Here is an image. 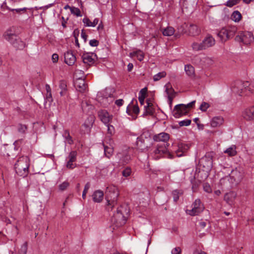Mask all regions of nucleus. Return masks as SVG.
Listing matches in <instances>:
<instances>
[{"label":"nucleus","instance_id":"nucleus-1","mask_svg":"<svg viewBox=\"0 0 254 254\" xmlns=\"http://www.w3.org/2000/svg\"><path fill=\"white\" fill-rule=\"evenodd\" d=\"M14 166L16 173L20 176L25 177L29 173L30 159L27 156H21L17 159Z\"/></svg>","mask_w":254,"mask_h":254},{"label":"nucleus","instance_id":"nucleus-2","mask_svg":"<svg viewBox=\"0 0 254 254\" xmlns=\"http://www.w3.org/2000/svg\"><path fill=\"white\" fill-rule=\"evenodd\" d=\"M3 37L17 49H22L25 47L24 42L19 38L11 29L7 30L4 33Z\"/></svg>","mask_w":254,"mask_h":254},{"label":"nucleus","instance_id":"nucleus-3","mask_svg":"<svg viewBox=\"0 0 254 254\" xmlns=\"http://www.w3.org/2000/svg\"><path fill=\"white\" fill-rule=\"evenodd\" d=\"M109 193L106 197L107 201V209L108 210H112L114 206L117 204V198L119 195L118 189L116 186H111L107 188Z\"/></svg>","mask_w":254,"mask_h":254},{"label":"nucleus","instance_id":"nucleus-4","mask_svg":"<svg viewBox=\"0 0 254 254\" xmlns=\"http://www.w3.org/2000/svg\"><path fill=\"white\" fill-rule=\"evenodd\" d=\"M249 85V81H237L232 86V90L240 96L248 95L247 87Z\"/></svg>","mask_w":254,"mask_h":254},{"label":"nucleus","instance_id":"nucleus-5","mask_svg":"<svg viewBox=\"0 0 254 254\" xmlns=\"http://www.w3.org/2000/svg\"><path fill=\"white\" fill-rule=\"evenodd\" d=\"M200 168L204 172L208 173L212 167V156L209 153H206L203 157H202L199 162ZM207 176L208 174H207Z\"/></svg>","mask_w":254,"mask_h":254},{"label":"nucleus","instance_id":"nucleus-6","mask_svg":"<svg viewBox=\"0 0 254 254\" xmlns=\"http://www.w3.org/2000/svg\"><path fill=\"white\" fill-rule=\"evenodd\" d=\"M168 143H159L156 148L150 154L151 156L155 160L160 158L167 151Z\"/></svg>","mask_w":254,"mask_h":254},{"label":"nucleus","instance_id":"nucleus-7","mask_svg":"<svg viewBox=\"0 0 254 254\" xmlns=\"http://www.w3.org/2000/svg\"><path fill=\"white\" fill-rule=\"evenodd\" d=\"M191 209L187 210V213L191 216H195L199 214L203 211L204 209L203 204L199 199H196L191 205Z\"/></svg>","mask_w":254,"mask_h":254},{"label":"nucleus","instance_id":"nucleus-8","mask_svg":"<svg viewBox=\"0 0 254 254\" xmlns=\"http://www.w3.org/2000/svg\"><path fill=\"white\" fill-rule=\"evenodd\" d=\"M235 40L238 42H243L245 45H248L254 41V37L251 32L246 31L242 32L237 35Z\"/></svg>","mask_w":254,"mask_h":254},{"label":"nucleus","instance_id":"nucleus-9","mask_svg":"<svg viewBox=\"0 0 254 254\" xmlns=\"http://www.w3.org/2000/svg\"><path fill=\"white\" fill-rule=\"evenodd\" d=\"M229 176L231 183L235 185L238 184L241 182L244 177V173L242 170L236 168L231 171Z\"/></svg>","mask_w":254,"mask_h":254},{"label":"nucleus","instance_id":"nucleus-10","mask_svg":"<svg viewBox=\"0 0 254 254\" xmlns=\"http://www.w3.org/2000/svg\"><path fill=\"white\" fill-rule=\"evenodd\" d=\"M95 117L93 115H90L87 119L84 121L81 128V132L82 133H89L95 121Z\"/></svg>","mask_w":254,"mask_h":254},{"label":"nucleus","instance_id":"nucleus-11","mask_svg":"<svg viewBox=\"0 0 254 254\" xmlns=\"http://www.w3.org/2000/svg\"><path fill=\"white\" fill-rule=\"evenodd\" d=\"M189 110L187 109L185 104H181L175 106L173 111V115L176 118H179L188 114Z\"/></svg>","mask_w":254,"mask_h":254},{"label":"nucleus","instance_id":"nucleus-12","mask_svg":"<svg viewBox=\"0 0 254 254\" xmlns=\"http://www.w3.org/2000/svg\"><path fill=\"white\" fill-rule=\"evenodd\" d=\"M77 152L75 151H71L68 157V161L66 163V167L67 168L69 169H73L76 166V164L73 163L76 160Z\"/></svg>","mask_w":254,"mask_h":254},{"label":"nucleus","instance_id":"nucleus-13","mask_svg":"<svg viewBox=\"0 0 254 254\" xmlns=\"http://www.w3.org/2000/svg\"><path fill=\"white\" fill-rule=\"evenodd\" d=\"M98 116L101 121L105 125L109 124L113 119V116L110 115L109 113L106 110H101L99 111Z\"/></svg>","mask_w":254,"mask_h":254},{"label":"nucleus","instance_id":"nucleus-14","mask_svg":"<svg viewBox=\"0 0 254 254\" xmlns=\"http://www.w3.org/2000/svg\"><path fill=\"white\" fill-rule=\"evenodd\" d=\"M74 86L76 90L80 92H84L86 90L87 85L85 81L81 77H79L74 82Z\"/></svg>","mask_w":254,"mask_h":254},{"label":"nucleus","instance_id":"nucleus-15","mask_svg":"<svg viewBox=\"0 0 254 254\" xmlns=\"http://www.w3.org/2000/svg\"><path fill=\"white\" fill-rule=\"evenodd\" d=\"M113 221H114L117 226H121L125 224L126 218L123 215L120 210H118L117 213L114 216Z\"/></svg>","mask_w":254,"mask_h":254},{"label":"nucleus","instance_id":"nucleus-16","mask_svg":"<svg viewBox=\"0 0 254 254\" xmlns=\"http://www.w3.org/2000/svg\"><path fill=\"white\" fill-rule=\"evenodd\" d=\"M204 50L213 47L215 44L214 38L211 35L206 36L202 41Z\"/></svg>","mask_w":254,"mask_h":254},{"label":"nucleus","instance_id":"nucleus-17","mask_svg":"<svg viewBox=\"0 0 254 254\" xmlns=\"http://www.w3.org/2000/svg\"><path fill=\"white\" fill-rule=\"evenodd\" d=\"M76 60L75 55L71 51H67L64 54V62L68 65H72L75 63Z\"/></svg>","mask_w":254,"mask_h":254},{"label":"nucleus","instance_id":"nucleus-18","mask_svg":"<svg viewBox=\"0 0 254 254\" xmlns=\"http://www.w3.org/2000/svg\"><path fill=\"white\" fill-rule=\"evenodd\" d=\"M153 139L155 141L163 142L162 143H167L166 142L169 139V135L165 132H161L153 136Z\"/></svg>","mask_w":254,"mask_h":254},{"label":"nucleus","instance_id":"nucleus-19","mask_svg":"<svg viewBox=\"0 0 254 254\" xmlns=\"http://www.w3.org/2000/svg\"><path fill=\"white\" fill-rule=\"evenodd\" d=\"M243 116L248 120H254V106L246 109L243 112Z\"/></svg>","mask_w":254,"mask_h":254},{"label":"nucleus","instance_id":"nucleus-20","mask_svg":"<svg viewBox=\"0 0 254 254\" xmlns=\"http://www.w3.org/2000/svg\"><path fill=\"white\" fill-rule=\"evenodd\" d=\"M147 105L144 106V112L143 114V116H147V115H153L155 110L153 107V104L150 101V100H147L146 101Z\"/></svg>","mask_w":254,"mask_h":254},{"label":"nucleus","instance_id":"nucleus-21","mask_svg":"<svg viewBox=\"0 0 254 254\" xmlns=\"http://www.w3.org/2000/svg\"><path fill=\"white\" fill-rule=\"evenodd\" d=\"M224 123V119L221 116L213 117L210 121V126L212 127H217L221 126Z\"/></svg>","mask_w":254,"mask_h":254},{"label":"nucleus","instance_id":"nucleus-22","mask_svg":"<svg viewBox=\"0 0 254 254\" xmlns=\"http://www.w3.org/2000/svg\"><path fill=\"white\" fill-rule=\"evenodd\" d=\"M237 197L236 192L231 191L225 194L224 200L230 205L233 204V202Z\"/></svg>","mask_w":254,"mask_h":254},{"label":"nucleus","instance_id":"nucleus-23","mask_svg":"<svg viewBox=\"0 0 254 254\" xmlns=\"http://www.w3.org/2000/svg\"><path fill=\"white\" fill-rule=\"evenodd\" d=\"M188 32L190 36H194L198 35L200 31L196 25L190 24L188 27Z\"/></svg>","mask_w":254,"mask_h":254},{"label":"nucleus","instance_id":"nucleus-24","mask_svg":"<svg viewBox=\"0 0 254 254\" xmlns=\"http://www.w3.org/2000/svg\"><path fill=\"white\" fill-rule=\"evenodd\" d=\"M104 193L102 190H97L92 194L93 200L95 202H100L103 198Z\"/></svg>","mask_w":254,"mask_h":254},{"label":"nucleus","instance_id":"nucleus-25","mask_svg":"<svg viewBox=\"0 0 254 254\" xmlns=\"http://www.w3.org/2000/svg\"><path fill=\"white\" fill-rule=\"evenodd\" d=\"M196 4V0H183V9H192L194 6Z\"/></svg>","mask_w":254,"mask_h":254},{"label":"nucleus","instance_id":"nucleus-26","mask_svg":"<svg viewBox=\"0 0 254 254\" xmlns=\"http://www.w3.org/2000/svg\"><path fill=\"white\" fill-rule=\"evenodd\" d=\"M136 145L138 149L143 150L147 147V145L145 143V140L142 136L137 138Z\"/></svg>","mask_w":254,"mask_h":254},{"label":"nucleus","instance_id":"nucleus-27","mask_svg":"<svg viewBox=\"0 0 254 254\" xmlns=\"http://www.w3.org/2000/svg\"><path fill=\"white\" fill-rule=\"evenodd\" d=\"M220 182L221 185L227 188H232L234 186L233 184L231 183L230 176H227L221 179Z\"/></svg>","mask_w":254,"mask_h":254},{"label":"nucleus","instance_id":"nucleus-28","mask_svg":"<svg viewBox=\"0 0 254 254\" xmlns=\"http://www.w3.org/2000/svg\"><path fill=\"white\" fill-rule=\"evenodd\" d=\"M82 59L84 64H93L94 59L92 58V55L90 53H85L82 56Z\"/></svg>","mask_w":254,"mask_h":254},{"label":"nucleus","instance_id":"nucleus-29","mask_svg":"<svg viewBox=\"0 0 254 254\" xmlns=\"http://www.w3.org/2000/svg\"><path fill=\"white\" fill-rule=\"evenodd\" d=\"M222 41H225L229 39L225 27L222 28L217 34Z\"/></svg>","mask_w":254,"mask_h":254},{"label":"nucleus","instance_id":"nucleus-30","mask_svg":"<svg viewBox=\"0 0 254 254\" xmlns=\"http://www.w3.org/2000/svg\"><path fill=\"white\" fill-rule=\"evenodd\" d=\"M225 28L227 31L229 39L232 38L237 31V28L235 26H229L225 27Z\"/></svg>","mask_w":254,"mask_h":254},{"label":"nucleus","instance_id":"nucleus-31","mask_svg":"<svg viewBox=\"0 0 254 254\" xmlns=\"http://www.w3.org/2000/svg\"><path fill=\"white\" fill-rule=\"evenodd\" d=\"M191 47L192 50L195 52L204 50L202 42H193L191 44Z\"/></svg>","mask_w":254,"mask_h":254},{"label":"nucleus","instance_id":"nucleus-32","mask_svg":"<svg viewBox=\"0 0 254 254\" xmlns=\"http://www.w3.org/2000/svg\"><path fill=\"white\" fill-rule=\"evenodd\" d=\"M59 87L61 91H60L61 96H65L67 93V85L66 83L64 80H61L60 82Z\"/></svg>","mask_w":254,"mask_h":254},{"label":"nucleus","instance_id":"nucleus-33","mask_svg":"<svg viewBox=\"0 0 254 254\" xmlns=\"http://www.w3.org/2000/svg\"><path fill=\"white\" fill-rule=\"evenodd\" d=\"M165 92L168 95V97L175 96V91L173 89L171 84L170 83H167L165 86Z\"/></svg>","mask_w":254,"mask_h":254},{"label":"nucleus","instance_id":"nucleus-34","mask_svg":"<svg viewBox=\"0 0 254 254\" xmlns=\"http://www.w3.org/2000/svg\"><path fill=\"white\" fill-rule=\"evenodd\" d=\"M130 55L131 57H136L139 61H142L144 58V54L140 50L131 52Z\"/></svg>","mask_w":254,"mask_h":254},{"label":"nucleus","instance_id":"nucleus-35","mask_svg":"<svg viewBox=\"0 0 254 254\" xmlns=\"http://www.w3.org/2000/svg\"><path fill=\"white\" fill-rule=\"evenodd\" d=\"M225 153H227L230 156H234L236 155V147L235 145H232L224 151Z\"/></svg>","mask_w":254,"mask_h":254},{"label":"nucleus","instance_id":"nucleus-36","mask_svg":"<svg viewBox=\"0 0 254 254\" xmlns=\"http://www.w3.org/2000/svg\"><path fill=\"white\" fill-rule=\"evenodd\" d=\"M63 136L64 138L65 141L67 143L69 144H71L73 143V140L72 139L71 136L70 135L69 132L68 130H64L63 134Z\"/></svg>","mask_w":254,"mask_h":254},{"label":"nucleus","instance_id":"nucleus-37","mask_svg":"<svg viewBox=\"0 0 254 254\" xmlns=\"http://www.w3.org/2000/svg\"><path fill=\"white\" fill-rule=\"evenodd\" d=\"M174 32L175 30L172 27H168L162 31L163 35L165 36H171L174 34Z\"/></svg>","mask_w":254,"mask_h":254},{"label":"nucleus","instance_id":"nucleus-38","mask_svg":"<svg viewBox=\"0 0 254 254\" xmlns=\"http://www.w3.org/2000/svg\"><path fill=\"white\" fill-rule=\"evenodd\" d=\"M185 70L186 73L190 76H192L194 73V69L192 66L186 65L185 66Z\"/></svg>","mask_w":254,"mask_h":254},{"label":"nucleus","instance_id":"nucleus-39","mask_svg":"<svg viewBox=\"0 0 254 254\" xmlns=\"http://www.w3.org/2000/svg\"><path fill=\"white\" fill-rule=\"evenodd\" d=\"M242 17L241 14L238 11H235L231 15L232 19L235 22H239Z\"/></svg>","mask_w":254,"mask_h":254},{"label":"nucleus","instance_id":"nucleus-40","mask_svg":"<svg viewBox=\"0 0 254 254\" xmlns=\"http://www.w3.org/2000/svg\"><path fill=\"white\" fill-rule=\"evenodd\" d=\"M104 153L106 157L109 158L113 154V148L112 147H108L107 146L104 145Z\"/></svg>","mask_w":254,"mask_h":254},{"label":"nucleus","instance_id":"nucleus-41","mask_svg":"<svg viewBox=\"0 0 254 254\" xmlns=\"http://www.w3.org/2000/svg\"><path fill=\"white\" fill-rule=\"evenodd\" d=\"M166 72L164 71L160 72L153 76V80L154 81H159L161 78L165 77L166 76Z\"/></svg>","mask_w":254,"mask_h":254},{"label":"nucleus","instance_id":"nucleus-42","mask_svg":"<svg viewBox=\"0 0 254 254\" xmlns=\"http://www.w3.org/2000/svg\"><path fill=\"white\" fill-rule=\"evenodd\" d=\"M27 127L26 125L19 124L17 126V130L18 132L25 134L27 131Z\"/></svg>","mask_w":254,"mask_h":254},{"label":"nucleus","instance_id":"nucleus-43","mask_svg":"<svg viewBox=\"0 0 254 254\" xmlns=\"http://www.w3.org/2000/svg\"><path fill=\"white\" fill-rule=\"evenodd\" d=\"M70 12L71 14L76 15V16H81V12L80 9L74 6H71Z\"/></svg>","mask_w":254,"mask_h":254},{"label":"nucleus","instance_id":"nucleus-44","mask_svg":"<svg viewBox=\"0 0 254 254\" xmlns=\"http://www.w3.org/2000/svg\"><path fill=\"white\" fill-rule=\"evenodd\" d=\"M27 243L25 242L21 247L18 254H26L27 251Z\"/></svg>","mask_w":254,"mask_h":254},{"label":"nucleus","instance_id":"nucleus-45","mask_svg":"<svg viewBox=\"0 0 254 254\" xmlns=\"http://www.w3.org/2000/svg\"><path fill=\"white\" fill-rule=\"evenodd\" d=\"M248 95L254 93V80L251 83L249 82V85L247 87Z\"/></svg>","mask_w":254,"mask_h":254},{"label":"nucleus","instance_id":"nucleus-46","mask_svg":"<svg viewBox=\"0 0 254 254\" xmlns=\"http://www.w3.org/2000/svg\"><path fill=\"white\" fill-rule=\"evenodd\" d=\"M69 183L67 181H64L59 186L60 190L63 191L66 190L69 186Z\"/></svg>","mask_w":254,"mask_h":254},{"label":"nucleus","instance_id":"nucleus-47","mask_svg":"<svg viewBox=\"0 0 254 254\" xmlns=\"http://www.w3.org/2000/svg\"><path fill=\"white\" fill-rule=\"evenodd\" d=\"M191 122L190 120L186 119L179 122V125L180 127L188 126L190 124Z\"/></svg>","mask_w":254,"mask_h":254},{"label":"nucleus","instance_id":"nucleus-48","mask_svg":"<svg viewBox=\"0 0 254 254\" xmlns=\"http://www.w3.org/2000/svg\"><path fill=\"white\" fill-rule=\"evenodd\" d=\"M209 107V105L208 103L203 102L200 106L199 109L203 112H205Z\"/></svg>","mask_w":254,"mask_h":254},{"label":"nucleus","instance_id":"nucleus-49","mask_svg":"<svg viewBox=\"0 0 254 254\" xmlns=\"http://www.w3.org/2000/svg\"><path fill=\"white\" fill-rule=\"evenodd\" d=\"M180 193L179 190H176L173 191L172 194L173 195L174 201L177 202L179 198V195Z\"/></svg>","mask_w":254,"mask_h":254},{"label":"nucleus","instance_id":"nucleus-50","mask_svg":"<svg viewBox=\"0 0 254 254\" xmlns=\"http://www.w3.org/2000/svg\"><path fill=\"white\" fill-rule=\"evenodd\" d=\"M90 184L89 183H87L85 187H84V190L83 191V192H82V198L83 199H85V197H86V193L87 192L89 188H90Z\"/></svg>","mask_w":254,"mask_h":254},{"label":"nucleus","instance_id":"nucleus-51","mask_svg":"<svg viewBox=\"0 0 254 254\" xmlns=\"http://www.w3.org/2000/svg\"><path fill=\"white\" fill-rule=\"evenodd\" d=\"M239 2V0H228L226 2V5L228 7H232L233 6L237 4Z\"/></svg>","mask_w":254,"mask_h":254},{"label":"nucleus","instance_id":"nucleus-52","mask_svg":"<svg viewBox=\"0 0 254 254\" xmlns=\"http://www.w3.org/2000/svg\"><path fill=\"white\" fill-rule=\"evenodd\" d=\"M106 125L108 127V133L110 135H112L113 134H114L115 132L114 127L112 125H109V124H106Z\"/></svg>","mask_w":254,"mask_h":254},{"label":"nucleus","instance_id":"nucleus-53","mask_svg":"<svg viewBox=\"0 0 254 254\" xmlns=\"http://www.w3.org/2000/svg\"><path fill=\"white\" fill-rule=\"evenodd\" d=\"M131 172V171L130 169L129 168H127L126 169L123 171L122 174L123 176L127 177L130 175Z\"/></svg>","mask_w":254,"mask_h":254},{"label":"nucleus","instance_id":"nucleus-54","mask_svg":"<svg viewBox=\"0 0 254 254\" xmlns=\"http://www.w3.org/2000/svg\"><path fill=\"white\" fill-rule=\"evenodd\" d=\"M28 9V8L27 7H23V8H20L11 9H10V10L12 11H15L17 13H21L25 12L26 10Z\"/></svg>","mask_w":254,"mask_h":254},{"label":"nucleus","instance_id":"nucleus-55","mask_svg":"<svg viewBox=\"0 0 254 254\" xmlns=\"http://www.w3.org/2000/svg\"><path fill=\"white\" fill-rule=\"evenodd\" d=\"M82 21L85 25L86 27H91L92 22L90 20V19L87 17H85L83 19Z\"/></svg>","mask_w":254,"mask_h":254},{"label":"nucleus","instance_id":"nucleus-56","mask_svg":"<svg viewBox=\"0 0 254 254\" xmlns=\"http://www.w3.org/2000/svg\"><path fill=\"white\" fill-rule=\"evenodd\" d=\"M81 106L83 110H85L86 107H88L89 109H93V106L91 104H88L86 102H82L81 104Z\"/></svg>","mask_w":254,"mask_h":254},{"label":"nucleus","instance_id":"nucleus-57","mask_svg":"<svg viewBox=\"0 0 254 254\" xmlns=\"http://www.w3.org/2000/svg\"><path fill=\"white\" fill-rule=\"evenodd\" d=\"M77 32V35H79V30L78 29H76V30H74V31H73V35H74V36L75 37V45L77 47H79V43L78 42V38L77 37L75 36V33Z\"/></svg>","mask_w":254,"mask_h":254},{"label":"nucleus","instance_id":"nucleus-58","mask_svg":"<svg viewBox=\"0 0 254 254\" xmlns=\"http://www.w3.org/2000/svg\"><path fill=\"white\" fill-rule=\"evenodd\" d=\"M203 190L205 191L208 193L211 192L212 191L210 185L207 183H205L203 185Z\"/></svg>","mask_w":254,"mask_h":254},{"label":"nucleus","instance_id":"nucleus-59","mask_svg":"<svg viewBox=\"0 0 254 254\" xmlns=\"http://www.w3.org/2000/svg\"><path fill=\"white\" fill-rule=\"evenodd\" d=\"M182 250L180 247H176L172 250V254H181Z\"/></svg>","mask_w":254,"mask_h":254},{"label":"nucleus","instance_id":"nucleus-60","mask_svg":"<svg viewBox=\"0 0 254 254\" xmlns=\"http://www.w3.org/2000/svg\"><path fill=\"white\" fill-rule=\"evenodd\" d=\"M99 43V41L96 39H92L89 41V45L92 47H97Z\"/></svg>","mask_w":254,"mask_h":254},{"label":"nucleus","instance_id":"nucleus-61","mask_svg":"<svg viewBox=\"0 0 254 254\" xmlns=\"http://www.w3.org/2000/svg\"><path fill=\"white\" fill-rule=\"evenodd\" d=\"M132 112L135 114H138L139 112V109L137 105H134L132 107Z\"/></svg>","mask_w":254,"mask_h":254},{"label":"nucleus","instance_id":"nucleus-62","mask_svg":"<svg viewBox=\"0 0 254 254\" xmlns=\"http://www.w3.org/2000/svg\"><path fill=\"white\" fill-rule=\"evenodd\" d=\"M147 92V88H144L139 91V96H143L145 97V95Z\"/></svg>","mask_w":254,"mask_h":254},{"label":"nucleus","instance_id":"nucleus-63","mask_svg":"<svg viewBox=\"0 0 254 254\" xmlns=\"http://www.w3.org/2000/svg\"><path fill=\"white\" fill-rule=\"evenodd\" d=\"M124 103V101L122 99H118L116 100L115 104L119 107H120L123 105Z\"/></svg>","mask_w":254,"mask_h":254},{"label":"nucleus","instance_id":"nucleus-64","mask_svg":"<svg viewBox=\"0 0 254 254\" xmlns=\"http://www.w3.org/2000/svg\"><path fill=\"white\" fill-rule=\"evenodd\" d=\"M52 59L53 63H57L59 59V56L56 54H54L52 55Z\"/></svg>","mask_w":254,"mask_h":254}]
</instances>
